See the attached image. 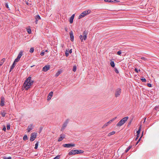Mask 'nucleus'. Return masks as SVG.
Segmentation results:
<instances>
[{
    "label": "nucleus",
    "mask_w": 159,
    "mask_h": 159,
    "mask_svg": "<svg viewBox=\"0 0 159 159\" xmlns=\"http://www.w3.org/2000/svg\"><path fill=\"white\" fill-rule=\"evenodd\" d=\"M64 138V137H63L62 135L61 134L60 135V137L59 138L58 141L59 142H60L62 141Z\"/></svg>",
    "instance_id": "nucleus-19"
},
{
    "label": "nucleus",
    "mask_w": 159,
    "mask_h": 159,
    "mask_svg": "<svg viewBox=\"0 0 159 159\" xmlns=\"http://www.w3.org/2000/svg\"><path fill=\"white\" fill-rule=\"evenodd\" d=\"M104 2H113V0H104Z\"/></svg>",
    "instance_id": "nucleus-31"
},
{
    "label": "nucleus",
    "mask_w": 159,
    "mask_h": 159,
    "mask_svg": "<svg viewBox=\"0 0 159 159\" xmlns=\"http://www.w3.org/2000/svg\"><path fill=\"white\" fill-rule=\"evenodd\" d=\"M33 82L34 81L31 79V77L29 76L26 79L24 82L23 87H24L26 90H28L33 84Z\"/></svg>",
    "instance_id": "nucleus-1"
},
{
    "label": "nucleus",
    "mask_w": 159,
    "mask_h": 159,
    "mask_svg": "<svg viewBox=\"0 0 159 159\" xmlns=\"http://www.w3.org/2000/svg\"><path fill=\"white\" fill-rule=\"evenodd\" d=\"M66 31H67V29H66Z\"/></svg>",
    "instance_id": "nucleus-61"
},
{
    "label": "nucleus",
    "mask_w": 159,
    "mask_h": 159,
    "mask_svg": "<svg viewBox=\"0 0 159 159\" xmlns=\"http://www.w3.org/2000/svg\"><path fill=\"white\" fill-rule=\"evenodd\" d=\"M110 65L112 67H114L115 66V64L113 61H111L110 62Z\"/></svg>",
    "instance_id": "nucleus-26"
},
{
    "label": "nucleus",
    "mask_w": 159,
    "mask_h": 159,
    "mask_svg": "<svg viewBox=\"0 0 159 159\" xmlns=\"http://www.w3.org/2000/svg\"><path fill=\"white\" fill-rule=\"evenodd\" d=\"M76 151H77V150H72L69 152L68 154L69 155H75L77 153Z\"/></svg>",
    "instance_id": "nucleus-10"
},
{
    "label": "nucleus",
    "mask_w": 159,
    "mask_h": 159,
    "mask_svg": "<svg viewBox=\"0 0 159 159\" xmlns=\"http://www.w3.org/2000/svg\"><path fill=\"white\" fill-rule=\"evenodd\" d=\"M7 129L9 130L10 128V125L9 124H8L7 125Z\"/></svg>",
    "instance_id": "nucleus-35"
},
{
    "label": "nucleus",
    "mask_w": 159,
    "mask_h": 159,
    "mask_svg": "<svg viewBox=\"0 0 159 159\" xmlns=\"http://www.w3.org/2000/svg\"><path fill=\"white\" fill-rule=\"evenodd\" d=\"M6 112L5 111H3L1 112V115L2 117H4L5 116Z\"/></svg>",
    "instance_id": "nucleus-23"
},
{
    "label": "nucleus",
    "mask_w": 159,
    "mask_h": 159,
    "mask_svg": "<svg viewBox=\"0 0 159 159\" xmlns=\"http://www.w3.org/2000/svg\"><path fill=\"white\" fill-rule=\"evenodd\" d=\"M83 36L82 35H80V39L81 42L83 41Z\"/></svg>",
    "instance_id": "nucleus-34"
},
{
    "label": "nucleus",
    "mask_w": 159,
    "mask_h": 159,
    "mask_svg": "<svg viewBox=\"0 0 159 159\" xmlns=\"http://www.w3.org/2000/svg\"><path fill=\"white\" fill-rule=\"evenodd\" d=\"M3 158V159H11L12 158L11 157H7L6 156H4Z\"/></svg>",
    "instance_id": "nucleus-27"
},
{
    "label": "nucleus",
    "mask_w": 159,
    "mask_h": 159,
    "mask_svg": "<svg viewBox=\"0 0 159 159\" xmlns=\"http://www.w3.org/2000/svg\"><path fill=\"white\" fill-rule=\"evenodd\" d=\"M158 108H159V107H158V106H156V107H155V108L154 109H155V110H157V109H158Z\"/></svg>",
    "instance_id": "nucleus-51"
},
{
    "label": "nucleus",
    "mask_w": 159,
    "mask_h": 159,
    "mask_svg": "<svg viewBox=\"0 0 159 159\" xmlns=\"http://www.w3.org/2000/svg\"><path fill=\"white\" fill-rule=\"evenodd\" d=\"M128 118L129 117L128 116L123 118L117 123L116 124V126L119 127L121 126L125 123Z\"/></svg>",
    "instance_id": "nucleus-2"
},
{
    "label": "nucleus",
    "mask_w": 159,
    "mask_h": 159,
    "mask_svg": "<svg viewBox=\"0 0 159 159\" xmlns=\"http://www.w3.org/2000/svg\"><path fill=\"white\" fill-rule=\"evenodd\" d=\"M27 139H28L27 136L26 135H25L23 137V140H27Z\"/></svg>",
    "instance_id": "nucleus-30"
},
{
    "label": "nucleus",
    "mask_w": 159,
    "mask_h": 159,
    "mask_svg": "<svg viewBox=\"0 0 159 159\" xmlns=\"http://www.w3.org/2000/svg\"><path fill=\"white\" fill-rule=\"evenodd\" d=\"M119 1L116 0H113V2H118Z\"/></svg>",
    "instance_id": "nucleus-50"
},
{
    "label": "nucleus",
    "mask_w": 159,
    "mask_h": 159,
    "mask_svg": "<svg viewBox=\"0 0 159 159\" xmlns=\"http://www.w3.org/2000/svg\"><path fill=\"white\" fill-rule=\"evenodd\" d=\"M47 70H44V71H46Z\"/></svg>",
    "instance_id": "nucleus-62"
},
{
    "label": "nucleus",
    "mask_w": 159,
    "mask_h": 159,
    "mask_svg": "<svg viewBox=\"0 0 159 159\" xmlns=\"http://www.w3.org/2000/svg\"><path fill=\"white\" fill-rule=\"evenodd\" d=\"M131 121H129V123H128V126H129L131 123Z\"/></svg>",
    "instance_id": "nucleus-54"
},
{
    "label": "nucleus",
    "mask_w": 159,
    "mask_h": 159,
    "mask_svg": "<svg viewBox=\"0 0 159 159\" xmlns=\"http://www.w3.org/2000/svg\"><path fill=\"white\" fill-rule=\"evenodd\" d=\"M22 54H23V52L22 51H20L17 57L20 59V57H21L22 56Z\"/></svg>",
    "instance_id": "nucleus-20"
},
{
    "label": "nucleus",
    "mask_w": 159,
    "mask_h": 159,
    "mask_svg": "<svg viewBox=\"0 0 159 159\" xmlns=\"http://www.w3.org/2000/svg\"><path fill=\"white\" fill-rule=\"evenodd\" d=\"M37 136V133H32L31 134V137L30 140L31 141H34L36 138Z\"/></svg>",
    "instance_id": "nucleus-6"
},
{
    "label": "nucleus",
    "mask_w": 159,
    "mask_h": 159,
    "mask_svg": "<svg viewBox=\"0 0 159 159\" xmlns=\"http://www.w3.org/2000/svg\"><path fill=\"white\" fill-rule=\"evenodd\" d=\"M141 127H142L141 125H140L139 126V128L138 130H139L140 131H141Z\"/></svg>",
    "instance_id": "nucleus-52"
},
{
    "label": "nucleus",
    "mask_w": 159,
    "mask_h": 159,
    "mask_svg": "<svg viewBox=\"0 0 159 159\" xmlns=\"http://www.w3.org/2000/svg\"><path fill=\"white\" fill-rule=\"evenodd\" d=\"M91 12L90 10H88L84 11L79 16V19H80L84 17L86 15H88Z\"/></svg>",
    "instance_id": "nucleus-3"
},
{
    "label": "nucleus",
    "mask_w": 159,
    "mask_h": 159,
    "mask_svg": "<svg viewBox=\"0 0 159 159\" xmlns=\"http://www.w3.org/2000/svg\"><path fill=\"white\" fill-rule=\"evenodd\" d=\"M62 72V70H60L58 71L57 73H56L55 76L56 77H57L59 75L61 74Z\"/></svg>",
    "instance_id": "nucleus-17"
},
{
    "label": "nucleus",
    "mask_w": 159,
    "mask_h": 159,
    "mask_svg": "<svg viewBox=\"0 0 159 159\" xmlns=\"http://www.w3.org/2000/svg\"><path fill=\"white\" fill-rule=\"evenodd\" d=\"M132 147V146H130L129 147H128V148L130 149Z\"/></svg>",
    "instance_id": "nucleus-57"
},
{
    "label": "nucleus",
    "mask_w": 159,
    "mask_h": 159,
    "mask_svg": "<svg viewBox=\"0 0 159 159\" xmlns=\"http://www.w3.org/2000/svg\"><path fill=\"white\" fill-rule=\"evenodd\" d=\"M129 150V148H127L126 149V150H125V152H128Z\"/></svg>",
    "instance_id": "nucleus-49"
},
{
    "label": "nucleus",
    "mask_w": 159,
    "mask_h": 159,
    "mask_svg": "<svg viewBox=\"0 0 159 159\" xmlns=\"http://www.w3.org/2000/svg\"><path fill=\"white\" fill-rule=\"evenodd\" d=\"M140 131L139 130H138L137 131V133H136L137 134V135H139V134H140Z\"/></svg>",
    "instance_id": "nucleus-44"
},
{
    "label": "nucleus",
    "mask_w": 159,
    "mask_h": 159,
    "mask_svg": "<svg viewBox=\"0 0 159 159\" xmlns=\"http://www.w3.org/2000/svg\"><path fill=\"white\" fill-rule=\"evenodd\" d=\"M141 137H142V136H141V137L139 138V139L138 140V141H137V142L136 143V145L138 143H139V142L140 141V139H141Z\"/></svg>",
    "instance_id": "nucleus-43"
},
{
    "label": "nucleus",
    "mask_w": 159,
    "mask_h": 159,
    "mask_svg": "<svg viewBox=\"0 0 159 159\" xmlns=\"http://www.w3.org/2000/svg\"><path fill=\"white\" fill-rule=\"evenodd\" d=\"M6 130V128L5 125L4 126L2 130L5 131Z\"/></svg>",
    "instance_id": "nucleus-46"
},
{
    "label": "nucleus",
    "mask_w": 159,
    "mask_h": 159,
    "mask_svg": "<svg viewBox=\"0 0 159 159\" xmlns=\"http://www.w3.org/2000/svg\"><path fill=\"white\" fill-rule=\"evenodd\" d=\"M77 151L76 152L77 153L76 154H79V153H82L84 152V151L81 150H77Z\"/></svg>",
    "instance_id": "nucleus-21"
},
{
    "label": "nucleus",
    "mask_w": 159,
    "mask_h": 159,
    "mask_svg": "<svg viewBox=\"0 0 159 159\" xmlns=\"http://www.w3.org/2000/svg\"><path fill=\"white\" fill-rule=\"evenodd\" d=\"M141 80L143 82H146V80L145 78L141 79Z\"/></svg>",
    "instance_id": "nucleus-37"
},
{
    "label": "nucleus",
    "mask_w": 159,
    "mask_h": 159,
    "mask_svg": "<svg viewBox=\"0 0 159 159\" xmlns=\"http://www.w3.org/2000/svg\"><path fill=\"white\" fill-rule=\"evenodd\" d=\"M27 30L28 33L29 34H30L31 33V30L30 29H27Z\"/></svg>",
    "instance_id": "nucleus-32"
},
{
    "label": "nucleus",
    "mask_w": 159,
    "mask_h": 159,
    "mask_svg": "<svg viewBox=\"0 0 159 159\" xmlns=\"http://www.w3.org/2000/svg\"><path fill=\"white\" fill-rule=\"evenodd\" d=\"M66 56V57H68L69 55V50H66L65 52Z\"/></svg>",
    "instance_id": "nucleus-29"
},
{
    "label": "nucleus",
    "mask_w": 159,
    "mask_h": 159,
    "mask_svg": "<svg viewBox=\"0 0 159 159\" xmlns=\"http://www.w3.org/2000/svg\"><path fill=\"white\" fill-rule=\"evenodd\" d=\"M115 72H116V73L118 74V73H119V71H118V70H115Z\"/></svg>",
    "instance_id": "nucleus-55"
},
{
    "label": "nucleus",
    "mask_w": 159,
    "mask_h": 159,
    "mask_svg": "<svg viewBox=\"0 0 159 159\" xmlns=\"http://www.w3.org/2000/svg\"><path fill=\"white\" fill-rule=\"evenodd\" d=\"M50 68V65H47L44 66L43 69V70H49Z\"/></svg>",
    "instance_id": "nucleus-16"
},
{
    "label": "nucleus",
    "mask_w": 159,
    "mask_h": 159,
    "mask_svg": "<svg viewBox=\"0 0 159 159\" xmlns=\"http://www.w3.org/2000/svg\"><path fill=\"white\" fill-rule=\"evenodd\" d=\"M77 69V67L75 65L73 67V70H76Z\"/></svg>",
    "instance_id": "nucleus-45"
},
{
    "label": "nucleus",
    "mask_w": 159,
    "mask_h": 159,
    "mask_svg": "<svg viewBox=\"0 0 159 159\" xmlns=\"http://www.w3.org/2000/svg\"><path fill=\"white\" fill-rule=\"evenodd\" d=\"M31 66V67H32V66Z\"/></svg>",
    "instance_id": "nucleus-64"
},
{
    "label": "nucleus",
    "mask_w": 159,
    "mask_h": 159,
    "mask_svg": "<svg viewBox=\"0 0 159 159\" xmlns=\"http://www.w3.org/2000/svg\"><path fill=\"white\" fill-rule=\"evenodd\" d=\"M134 70H138V69L137 68H135Z\"/></svg>",
    "instance_id": "nucleus-60"
},
{
    "label": "nucleus",
    "mask_w": 159,
    "mask_h": 159,
    "mask_svg": "<svg viewBox=\"0 0 159 159\" xmlns=\"http://www.w3.org/2000/svg\"><path fill=\"white\" fill-rule=\"evenodd\" d=\"M69 34L70 35V40L72 41H74V39L73 32L72 31H71Z\"/></svg>",
    "instance_id": "nucleus-11"
},
{
    "label": "nucleus",
    "mask_w": 159,
    "mask_h": 159,
    "mask_svg": "<svg viewBox=\"0 0 159 159\" xmlns=\"http://www.w3.org/2000/svg\"><path fill=\"white\" fill-rule=\"evenodd\" d=\"M5 6L7 8H9V7L8 4L7 3H5Z\"/></svg>",
    "instance_id": "nucleus-39"
},
{
    "label": "nucleus",
    "mask_w": 159,
    "mask_h": 159,
    "mask_svg": "<svg viewBox=\"0 0 159 159\" xmlns=\"http://www.w3.org/2000/svg\"><path fill=\"white\" fill-rule=\"evenodd\" d=\"M147 85L149 87H152V84H148Z\"/></svg>",
    "instance_id": "nucleus-47"
},
{
    "label": "nucleus",
    "mask_w": 159,
    "mask_h": 159,
    "mask_svg": "<svg viewBox=\"0 0 159 159\" xmlns=\"http://www.w3.org/2000/svg\"><path fill=\"white\" fill-rule=\"evenodd\" d=\"M38 142H37L35 144V147H34V148L36 149L38 148Z\"/></svg>",
    "instance_id": "nucleus-36"
},
{
    "label": "nucleus",
    "mask_w": 159,
    "mask_h": 159,
    "mask_svg": "<svg viewBox=\"0 0 159 159\" xmlns=\"http://www.w3.org/2000/svg\"><path fill=\"white\" fill-rule=\"evenodd\" d=\"M45 53V52L44 51H42V52H41L40 55L41 56H43Z\"/></svg>",
    "instance_id": "nucleus-40"
},
{
    "label": "nucleus",
    "mask_w": 159,
    "mask_h": 159,
    "mask_svg": "<svg viewBox=\"0 0 159 159\" xmlns=\"http://www.w3.org/2000/svg\"><path fill=\"white\" fill-rule=\"evenodd\" d=\"M75 17V14H73L70 17L69 21L70 24L73 22V20Z\"/></svg>",
    "instance_id": "nucleus-15"
},
{
    "label": "nucleus",
    "mask_w": 159,
    "mask_h": 159,
    "mask_svg": "<svg viewBox=\"0 0 159 159\" xmlns=\"http://www.w3.org/2000/svg\"><path fill=\"white\" fill-rule=\"evenodd\" d=\"M87 34H88V33H87V31H84L83 32V40H85L87 39Z\"/></svg>",
    "instance_id": "nucleus-9"
},
{
    "label": "nucleus",
    "mask_w": 159,
    "mask_h": 159,
    "mask_svg": "<svg viewBox=\"0 0 159 159\" xmlns=\"http://www.w3.org/2000/svg\"><path fill=\"white\" fill-rule=\"evenodd\" d=\"M73 71H74L75 72L76 71V70H73Z\"/></svg>",
    "instance_id": "nucleus-63"
},
{
    "label": "nucleus",
    "mask_w": 159,
    "mask_h": 159,
    "mask_svg": "<svg viewBox=\"0 0 159 159\" xmlns=\"http://www.w3.org/2000/svg\"><path fill=\"white\" fill-rule=\"evenodd\" d=\"M16 65V63L14 62L12 66L11 67V70L13 69Z\"/></svg>",
    "instance_id": "nucleus-24"
},
{
    "label": "nucleus",
    "mask_w": 159,
    "mask_h": 159,
    "mask_svg": "<svg viewBox=\"0 0 159 159\" xmlns=\"http://www.w3.org/2000/svg\"><path fill=\"white\" fill-rule=\"evenodd\" d=\"M53 94V92H51L49 93L48 94V97L47 100H49L51 99V98L52 97Z\"/></svg>",
    "instance_id": "nucleus-13"
},
{
    "label": "nucleus",
    "mask_w": 159,
    "mask_h": 159,
    "mask_svg": "<svg viewBox=\"0 0 159 159\" xmlns=\"http://www.w3.org/2000/svg\"><path fill=\"white\" fill-rule=\"evenodd\" d=\"M75 144H66L63 145V146L64 147L70 148L72 147H74Z\"/></svg>",
    "instance_id": "nucleus-8"
},
{
    "label": "nucleus",
    "mask_w": 159,
    "mask_h": 159,
    "mask_svg": "<svg viewBox=\"0 0 159 159\" xmlns=\"http://www.w3.org/2000/svg\"><path fill=\"white\" fill-rule=\"evenodd\" d=\"M4 99L3 97L1 98L0 105L3 106L4 105Z\"/></svg>",
    "instance_id": "nucleus-12"
},
{
    "label": "nucleus",
    "mask_w": 159,
    "mask_h": 159,
    "mask_svg": "<svg viewBox=\"0 0 159 159\" xmlns=\"http://www.w3.org/2000/svg\"><path fill=\"white\" fill-rule=\"evenodd\" d=\"M60 155H58L54 157L53 159H59L60 158Z\"/></svg>",
    "instance_id": "nucleus-38"
},
{
    "label": "nucleus",
    "mask_w": 159,
    "mask_h": 159,
    "mask_svg": "<svg viewBox=\"0 0 159 159\" xmlns=\"http://www.w3.org/2000/svg\"><path fill=\"white\" fill-rule=\"evenodd\" d=\"M141 59L145 61H147V59L144 57H141Z\"/></svg>",
    "instance_id": "nucleus-42"
},
{
    "label": "nucleus",
    "mask_w": 159,
    "mask_h": 159,
    "mask_svg": "<svg viewBox=\"0 0 159 159\" xmlns=\"http://www.w3.org/2000/svg\"><path fill=\"white\" fill-rule=\"evenodd\" d=\"M35 18L36 20H40L41 19V18L40 16L39 15H36L35 16Z\"/></svg>",
    "instance_id": "nucleus-25"
},
{
    "label": "nucleus",
    "mask_w": 159,
    "mask_h": 159,
    "mask_svg": "<svg viewBox=\"0 0 159 159\" xmlns=\"http://www.w3.org/2000/svg\"><path fill=\"white\" fill-rule=\"evenodd\" d=\"M5 58H3L0 61V66H1L3 64L5 61Z\"/></svg>",
    "instance_id": "nucleus-18"
},
{
    "label": "nucleus",
    "mask_w": 159,
    "mask_h": 159,
    "mask_svg": "<svg viewBox=\"0 0 159 159\" xmlns=\"http://www.w3.org/2000/svg\"><path fill=\"white\" fill-rule=\"evenodd\" d=\"M33 129V125L31 124L28 127L27 130L28 132H30Z\"/></svg>",
    "instance_id": "nucleus-14"
},
{
    "label": "nucleus",
    "mask_w": 159,
    "mask_h": 159,
    "mask_svg": "<svg viewBox=\"0 0 159 159\" xmlns=\"http://www.w3.org/2000/svg\"><path fill=\"white\" fill-rule=\"evenodd\" d=\"M68 120H66L63 123L61 129V131H63L66 127L68 123Z\"/></svg>",
    "instance_id": "nucleus-7"
},
{
    "label": "nucleus",
    "mask_w": 159,
    "mask_h": 159,
    "mask_svg": "<svg viewBox=\"0 0 159 159\" xmlns=\"http://www.w3.org/2000/svg\"><path fill=\"white\" fill-rule=\"evenodd\" d=\"M121 89L118 88L115 91V96L117 98L120 96L121 93Z\"/></svg>",
    "instance_id": "nucleus-5"
},
{
    "label": "nucleus",
    "mask_w": 159,
    "mask_h": 159,
    "mask_svg": "<svg viewBox=\"0 0 159 159\" xmlns=\"http://www.w3.org/2000/svg\"><path fill=\"white\" fill-rule=\"evenodd\" d=\"M139 135H136L137 136H136V137L135 139V140H137V139H138L139 137Z\"/></svg>",
    "instance_id": "nucleus-48"
},
{
    "label": "nucleus",
    "mask_w": 159,
    "mask_h": 159,
    "mask_svg": "<svg viewBox=\"0 0 159 159\" xmlns=\"http://www.w3.org/2000/svg\"><path fill=\"white\" fill-rule=\"evenodd\" d=\"M44 52H48V50H46Z\"/></svg>",
    "instance_id": "nucleus-59"
},
{
    "label": "nucleus",
    "mask_w": 159,
    "mask_h": 159,
    "mask_svg": "<svg viewBox=\"0 0 159 159\" xmlns=\"http://www.w3.org/2000/svg\"><path fill=\"white\" fill-rule=\"evenodd\" d=\"M34 48H31L30 50V52L31 53H32L34 52Z\"/></svg>",
    "instance_id": "nucleus-28"
},
{
    "label": "nucleus",
    "mask_w": 159,
    "mask_h": 159,
    "mask_svg": "<svg viewBox=\"0 0 159 159\" xmlns=\"http://www.w3.org/2000/svg\"><path fill=\"white\" fill-rule=\"evenodd\" d=\"M69 53H71L72 52V49H70L69 51Z\"/></svg>",
    "instance_id": "nucleus-53"
},
{
    "label": "nucleus",
    "mask_w": 159,
    "mask_h": 159,
    "mask_svg": "<svg viewBox=\"0 0 159 159\" xmlns=\"http://www.w3.org/2000/svg\"><path fill=\"white\" fill-rule=\"evenodd\" d=\"M135 71L137 73H138V72L139 71H140V70H135Z\"/></svg>",
    "instance_id": "nucleus-56"
},
{
    "label": "nucleus",
    "mask_w": 159,
    "mask_h": 159,
    "mask_svg": "<svg viewBox=\"0 0 159 159\" xmlns=\"http://www.w3.org/2000/svg\"><path fill=\"white\" fill-rule=\"evenodd\" d=\"M115 133V132L114 131H112L109 133L108 134V136H110L111 135H113Z\"/></svg>",
    "instance_id": "nucleus-22"
},
{
    "label": "nucleus",
    "mask_w": 159,
    "mask_h": 159,
    "mask_svg": "<svg viewBox=\"0 0 159 159\" xmlns=\"http://www.w3.org/2000/svg\"><path fill=\"white\" fill-rule=\"evenodd\" d=\"M117 54L119 55H120L121 54V52L120 51H119L117 52Z\"/></svg>",
    "instance_id": "nucleus-41"
},
{
    "label": "nucleus",
    "mask_w": 159,
    "mask_h": 159,
    "mask_svg": "<svg viewBox=\"0 0 159 159\" xmlns=\"http://www.w3.org/2000/svg\"><path fill=\"white\" fill-rule=\"evenodd\" d=\"M38 21V20H36L35 23H36V24H37V23Z\"/></svg>",
    "instance_id": "nucleus-58"
},
{
    "label": "nucleus",
    "mask_w": 159,
    "mask_h": 159,
    "mask_svg": "<svg viewBox=\"0 0 159 159\" xmlns=\"http://www.w3.org/2000/svg\"><path fill=\"white\" fill-rule=\"evenodd\" d=\"M116 118H117V117H116L115 118H113L112 119L110 120L109 121H108V122H107L106 123H105L102 126V129L104 128H105L109 124H111L112 123V122L113 121H114L116 120Z\"/></svg>",
    "instance_id": "nucleus-4"
},
{
    "label": "nucleus",
    "mask_w": 159,
    "mask_h": 159,
    "mask_svg": "<svg viewBox=\"0 0 159 159\" xmlns=\"http://www.w3.org/2000/svg\"><path fill=\"white\" fill-rule=\"evenodd\" d=\"M20 59V58L17 57V58L15 59L14 62L16 63V62H18L19 61Z\"/></svg>",
    "instance_id": "nucleus-33"
}]
</instances>
